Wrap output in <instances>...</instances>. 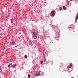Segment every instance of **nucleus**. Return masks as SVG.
Returning <instances> with one entry per match:
<instances>
[{
    "label": "nucleus",
    "instance_id": "nucleus-15",
    "mask_svg": "<svg viewBox=\"0 0 78 78\" xmlns=\"http://www.w3.org/2000/svg\"><path fill=\"white\" fill-rule=\"evenodd\" d=\"M10 66H11V65L9 64V65H8V67H9Z\"/></svg>",
    "mask_w": 78,
    "mask_h": 78
},
{
    "label": "nucleus",
    "instance_id": "nucleus-18",
    "mask_svg": "<svg viewBox=\"0 0 78 78\" xmlns=\"http://www.w3.org/2000/svg\"><path fill=\"white\" fill-rule=\"evenodd\" d=\"M71 78H73V77H72Z\"/></svg>",
    "mask_w": 78,
    "mask_h": 78
},
{
    "label": "nucleus",
    "instance_id": "nucleus-20",
    "mask_svg": "<svg viewBox=\"0 0 78 78\" xmlns=\"http://www.w3.org/2000/svg\"><path fill=\"white\" fill-rule=\"evenodd\" d=\"M1 66H0V70Z\"/></svg>",
    "mask_w": 78,
    "mask_h": 78
},
{
    "label": "nucleus",
    "instance_id": "nucleus-7",
    "mask_svg": "<svg viewBox=\"0 0 78 78\" xmlns=\"http://www.w3.org/2000/svg\"><path fill=\"white\" fill-rule=\"evenodd\" d=\"M33 35H37V33L36 32H33Z\"/></svg>",
    "mask_w": 78,
    "mask_h": 78
},
{
    "label": "nucleus",
    "instance_id": "nucleus-10",
    "mask_svg": "<svg viewBox=\"0 0 78 78\" xmlns=\"http://www.w3.org/2000/svg\"><path fill=\"white\" fill-rule=\"evenodd\" d=\"M62 8H61V7H59V10H60V11H61L62 10Z\"/></svg>",
    "mask_w": 78,
    "mask_h": 78
},
{
    "label": "nucleus",
    "instance_id": "nucleus-8",
    "mask_svg": "<svg viewBox=\"0 0 78 78\" xmlns=\"http://www.w3.org/2000/svg\"><path fill=\"white\" fill-rule=\"evenodd\" d=\"M63 9H64L65 10H66L67 8H66V7H65V6H63Z\"/></svg>",
    "mask_w": 78,
    "mask_h": 78
},
{
    "label": "nucleus",
    "instance_id": "nucleus-12",
    "mask_svg": "<svg viewBox=\"0 0 78 78\" xmlns=\"http://www.w3.org/2000/svg\"><path fill=\"white\" fill-rule=\"evenodd\" d=\"M30 75L28 74V78H30Z\"/></svg>",
    "mask_w": 78,
    "mask_h": 78
},
{
    "label": "nucleus",
    "instance_id": "nucleus-1",
    "mask_svg": "<svg viewBox=\"0 0 78 78\" xmlns=\"http://www.w3.org/2000/svg\"><path fill=\"white\" fill-rule=\"evenodd\" d=\"M69 28L70 30H73L74 29V26L71 25L69 27Z\"/></svg>",
    "mask_w": 78,
    "mask_h": 78
},
{
    "label": "nucleus",
    "instance_id": "nucleus-11",
    "mask_svg": "<svg viewBox=\"0 0 78 78\" xmlns=\"http://www.w3.org/2000/svg\"><path fill=\"white\" fill-rule=\"evenodd\" d=\"M12 45H14V44H15V42L13 41L12 42Z\"/></svg>",
    "mask_w": 78,
    "mask_h": 78
},
{
    "label": "nucleus",
    "instance_id": "nucleus-14",
    "mask_svg": "<svg viewBox=\"0 0 78 78\" xmlns=\"http://www.w3.org/2000/svg\"><path fill=\"white\" fill-rule=\"evenodd\" d=\"M42 63H43V62L42 61H41V64H42Z\"/></svg>",
    "mask_w": 78,
    "mask_h": 78
},
{
    "label": "nucleus",
    "instance_id": "nucleus-19",
    "mask_svg": "<svg viewBox=\"0 0 78 78\" xmlns=\"http://www.w3.org/2000/svg\"><path fill=\"white\" fill-rule=\"evenodd\" d=\"M73 32H75V31H73Z\"/></svg>",
    "mask_w": 78,
    "mask_h": 78
},
{
    "label": "nucleus",
    "instance_id": "nucleus-5",
    "mask_svg": "<svg viewBox=\"0 0 78 78\" xmlns=\"http://www.w3.org/2000/svg\"><path fill=\"white\" fill-rule=\"evenodd\" d=\"M37 36V35H33V38L34 39H36Z\"/></svg>",
    "mask_w": 78,
    "mask_h": 78
},
{
    "label": "nucleus",
    "instance_id": "nucleus-4",
    "mask_svg": "<svg viewBox=\"0 0 78 78\" xmlns=\"http://www.w3.org/2000/svg\"><path fill=\"white\" fill-rule=\"evenodd\" d=\"M72 63H71L69 64V66H68L67 67L68 69H70V68H71L72 67Z\"/></svg>",
    "mask_w": 78,
    "mask_h": 78
},
{
    "label": "nucleus",
    "instance_id": "nucleus-2",
    "mask_svg": "<svg viewBox=\"0 0 78 78\" xmlns=\"http://www.w3.org/2000/svg\"><path fill=\"white\" fill-rule=\"evenodd\" d=\"M40 71H37L34 74V76H39V75H40Z\"/></svg>",
    "mask_w": 78,
    "mask_h": 78
},
{
    "label": "nucleus",
    "instance_id": "nucleus-13",
    "mask_svg": "<svg viewBox=\"0 0 78 78\" xmlns=\"http://www.w3.org/2000/svg\"><path fill=\"white\" fill-rule=\"evenodd\" d=\"M11 23H12V19H11Z\"/></svg>",
    "mask_w": 78,
    "mask_h": 78
},
{
    "label": "nucleus",
    "instance_id": "nucleus-17",
    "mask_svg": "<svg viewBox=\"0 0 78 78\" xmlns=\"http://www.w3.org/2000/svg\"><path fill=\"white\" fill-rule=\"evenodd\" d=\"M70 0V1H71V2H72V0Z\"/></svg>",
    "mask_w": 78,
    "mask_h": 78
},
{
    "label": "nucleus",
    "instance_id": "nucleus-16",
    "mask_svg": "<svg viewBox=\"0 0 78 78\" xmlns=\"http://www.w3.org/2000/svg\"><path fill=\"white\" fill-rule=\"evenodd\" d=\"M67 4H68V5H69V4L68 3Z\"/></svg>",
    "mask_w": 78,
    "mask_h": 78
},
{
    "label": "nucleus",
    "instance_id": "nucleus-9",
    "mask_svg": "<svg viewBox=\"0 0 78 78\" xmlns=\"http://www.w3.org/2000/svg\"><path fill=\"white\" fill-rule=\"evenodd\" d=\"M24 57L25 58H28V56H27V55H25Z\"/></svg>",
    "mask_w": 78,
    "mask_h": 78
},
{
    "label": "nucleus",
    "instance_id": "nucleus-6",
    "mask_svg": "<svg viewBox=\"0 0 78 78\" xmlns=\"http://www.w3.org/2000/svg\"><path fill=\"white\" fill-rule=\"evenodd\" d=\"M16 66H17V64H15L12 65V67L13 68H14Z\"/></svg>",
    "mask_w": 78,
    "mask_h": 78
},
{
    "label": "nucleus",
    "instance_id": "nucleus-3",
    "mask_svg": "<svg viewBox=\"0 0 78 78\" xmlns=\"http://www.w3.org/2000/svg\"><path fill=\"white\" fill-rule=\"evenodd\" d=\"M51 16L52 17H53L55 15V13H56V11L55 10H53L51 11Z\"/></svg>",
    "mask_w": 78,
    "mask_h": 78
}]
</instances>
